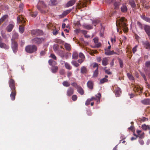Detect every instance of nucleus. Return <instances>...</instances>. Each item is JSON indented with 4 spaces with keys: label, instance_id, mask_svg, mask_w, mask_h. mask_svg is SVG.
<instances>
[{
    "label": "nucleus",
    "instance_id": "9d476101",
    "mask_svg": "<svg viewBox=\"0 0 150 150\" xmlns=\"http://www.w3.org/2000/svg\"><path fill=\"white\" fill-rule=\"evenodd\" d=\"M11 93L10 95L11 99L12 100H14L15 99V96L16 94V89L11 90Z\"/></svg>",
    "mask_w": 150,
    "mask_h": 150
},
{
    "label": "nucleus",
    "instance_id": "c03bdc74",
    "mask_svg": "<svg viewBox=\"0 0 150 150\" xmlns=\"http://www.w3.org/2000/svg\"><path fill=\"white\" fill-rule=\"evenodd\" d=\"M137 25L139 28L141 30L143 29V26L142 23L139 21H137Z\"/></svg>",
    "mask_w": 150,
    "mask_h": 150
},
{
    "label": "nucleus",
    "instance_id": "f3484780",
    "mask_svg": "<svg viewBox=\"0 0 150 150\" xmlns=\"http://www.w3.org/2000/svg\"><path fill=\"white\" fill-rule=\"evenodd\" d=\"M133 90L135 92H138L139 93H142L143 90L139 86H135L133 88Z\"/></svg>",
    "mask_w": 150,
    "mask_h": 150
},
{
    "label": "nucleus",
    "instance_id": "c756f323",
    "mask_svg": "<svg viewBox=\"0 0 150 150\" xmlns=\"http://www.w3.org/2000/svg\"><path fill=\"white\" fill-rule=\"evenodd\" d=\"M18 34L16 33H14L12 36V38L11 39V41L13 40V41H15V40L18 38Z\"/></svg>",
    "mask_w": 150,
    "mask_h": 150
},
{
    "label": "nucleus",
    "instance_id": "bb28decb",
    "mask_svg": "<svg viewBox=\"0 0 150 150\" xmlns=\"http://www.w3.org/2000/svg\"><path fill=\"white\" fill-rule=\"evenodd\" d=\"M78 92L81 95H83L84 93V92L83 89L82 87L79 86L77 89Z\"/></svg>",
    "mask_w": 150,
    "mask_h": 150
},
{
    "label": "nucleus",
    "instance_id": "09e8293b",
    "mask_svg": "<svg viewBox=\"0 0 150 150\" xmlns=\"http://www.w3.org/2000/svg\"><path fill=\"white\" fill-rule=\"evenodd\" d=\"M8 17V15H4L0 19L1 20V21L3 22Z\"/></svg>",
    "mask_w": 150,
    "mask_h": 150
},
{
    "label": "nucleus",
    "instance_id": "72a5a7b5",
    "mask_svg": "<svg viewBox=\"0 0 150 150\" xmlns=\"http://www.w3.org/2000/svg\"><path fill=\"white\" fill-rule=\"evenodd\" d=\"M64 63V65L66 68L70 70L72 68V67L68 63L65 62H63Z\"/></svg>",
    "mask_w": 150,
    "mask_h": 150
},
{
    "label": "nucleus",
    "instance_id": "20e7f679",
    "mask_svg": "<svg viewBox=\"0 0 150 150\" xmlns=\"http://www.w3.org/2000/svg\"><path fill=\"white\" fill-rule=\"evenodd\" d=\"M45 39L42 38L36 37L32 40V42L37 45H40L43 42Z\"/></svg>",
    "mask_w": 150,
    "mask_h": 150
},
{
    "label": "nucleus",
    "instance_id": "37998d69",
    "mask_svg": "<svg viewBox=\"0 0 150 150\" xmlns=\"http://www.w3.org/2000/svg\"><path fill=\"white\" fill-rule=\"evenodd\" d=\"M119 62L120 64V68H122L123 67V61L120 59H118Z\"/></svg>",
    "mask_w": 150,
    "mask_h": 150
},
{
    "label": "nucleus",
    "instance_id": "4d7b16f0",
    "mask_svg": "<svg viewBox=\"0 0 150 150\" xmlns=\"http://www.w3.org/2000/svg\"><path fill=\"white\" fill-rule=\"evenodd\" d=\"M138 46L136 45L132 49V51L134 54L137 50V47Z\"/></svg>",
    "mask_w": 150,
    "mask_h": 150
},
{
    "label": "nucleus",
    "instance_id": "ddd939ff",
    "mask_svg": "<svg viewBox=\"0 0 150 150\" xmlns=\"http://www.w3.org/2000/svg\"><path fill=\"white\" fill-rule=\"evenodd\" d=\"M105 53L107 55H111L114 54H117V53L113 50L110 51L108 50H105Z\"/></svg>",
    "mask_w": 150,
    "mask_h": 150
},
{
    "label": "nucleus",
    "instance_id": "4be33fe9",
    "mask_svg": "<svg viewBox=\"0 0 150 150\" xmlns=\"http://www.w3.org/2000/svg\"><path fill=\"white\" fill-rule=\"evenodd\" d=\"M76 1L75 0H71L67 3V6L69 7V6H73L75 3Z\"/></svg>",
    "mask_w": 150,
    "mask_h": 150
},
{
    "label": "nucleus",
    "instance_id": "cd10ccee",
    "mask_svg": "<svg viewBox=\"0 0 150 150\" xmlns=\"http://www.w3.org/2000/svg\"><path fill=\"white\" fill-rule=\"evenodd\" d=\"M53 48L54 50L56 53L60 50L59 46L57 45H54L53 46Z\"/></svg>",
    "mask_w": 150,
    "mask_h": 150
},
{
    "label": "nucleus",
    "instance_id": "1a4fd4ad",
    "mask_svg": "<svg viewBox=\"0 0 150 150\" xmlns=\"http://www.w3.org/2000/svg\"><path fill=\"white\" fill-rule=\"evenodd\" d=\"M143 28L149 38H150V26L148 25H143Z\"/></svg>",
    "mask_w": 150,
    "mask_h": 150
},
{
    "label": "nucleus",
    "instance_id": "7ed1b4c3",
    "mask_svg": "<svg viewBox=\"0 0 150 150\" xmlns=\"http://www.w3.org/2000/svg\"><path fill=\"white\" fill-rule=\"evenodd\" d=\"M46 6V4L43 1H39L37 5V8L40 12L43 13L44 11L42 9V8H45Z\"/></svg>",
    "mask_w": 150,
    "mask_h": 150
},
{
    "label": "nucleus",
    "instance_id": "864d4df0",
    "mask_svg": "<svg viewBox=\"0 0 150 150\" xmlns=\"http://www.w3.org/2000/svg\"><path fill=\"white\" fill-rule=\"evenodd\" d=\"M119 5L120 4L119 2H116L114 3V5L115 6V8H118Z\"/></svg>",
    "mask_w": 150,
    "mask_h": 150
},
{
    "label": "nucleus",
    "instance_id": "dca6fc26",
    "mask_svg": "<svg viewBox=\"0 0 150 150\" xmlns=\"http://www.w3.org/2000/svg\"><path fill=\"white\" fill-rule=\"evenodd\" d=\"M17 22L23 23L25 22V21L24 18L21 16H19L17 18Z\"/></svg>",
    "mask_w": 150,
    "mask_h": 150
},
{
    "label": "nucleus",
    "instance_id": "6ab92c4d",
    "mask_svg": "<svg viewBox=\"0 0 150 150\" xmlns=\"http://www.w3.org/2000/svg\"><path fill=\"white\" fill-rule=\"evenodd\" d=\"M141 103L145 105H147L150 104V99L148 98L145 99L141 101Z\"/></svg>",
    "mask_w": 150,
    "mask_h": 150
},
{
    "label": "nucleus",
    "instance_id": "c9c22d12",
    "mask_svg": "<svg viewBox=\"0 0 150 150\" xmlns=\"http://www.w3.org/2000/svg\"><path fill=\"white\" fill-rule=\"evenodd\" d=\"M108 79H106L105 78H103L100 80V84H102L104 83L105 82H108Z\"/></svg>",
    "mask_w": 150,
    "mask_h": 150
},
{
    "label": "nucleus",
    "instance_id": "473e14b6",
    "mask_svg": "<svg viewBox=\"0 0 150 150\" xmlns=\"http://www.w3.org/2000/svg\"><path fill=\"white\" fill-rule=\"evenodd\" d=\"M83 26L87 30H90L93 28V26L90 25L85 24Z\"/></svg>",
    "mask_w": 150,
    "mask_h": 150
},
{
    "label": "nucleus",
    "instance_id": "58836bf2",
    "mask_svg": "<svg viewBox=\"0 0 150 150\" xmlns=\"http://www.w3.org/2000/svg\"><path fill=\"white\" fill-rule=\"evenodd\" d=\"M127 75L130 80L131 81H133L134 80V77L130 74L127 73Z\"/></svg>",
    "mask_w": 150,
    "mask_h": 150
},
{
    "label": "nucleus",
    "instance_id": "e433bc0d",
    "mask_svg": "<svg viewBox=\"0 0 150 150\" xmlns=\"http://www.w3.org/2000/svg\"><path fill=\"white\" fill-rule=\"evenodd\" d=\"M19 31L21 33H22L24 32V28L23 26L21 25H19Z\"/></svg>",
    "mask_w": 150,
    "mask_h": 150
},
{
    "label": "nucleus",
    "instance_id": "680f3d73",
    "mask_svg": "<svg viewBox=\"0 0 150 150\" xmlns=\"http://www.w3.org/2000/svg\"><path fill=\"white\" fill-rule=\"evenodd\" d=\"M96 67L97 68L96 69H97V68H98V64H97V63H93V68H95Z\"/></svg>",
    "mask_w": 150,
    "mask_h": 150
},
{
    "label": "nucleus",
    "instance_id": "052dcab7",
    "mask_svg": "<svg viewBox=\"0 0 150 150\" xmlns=\"http://www.w3.org/2000/svg\"><path fill=\"white\" fill-rule=\"evenodd\" d=\"M144 133L143 132L142 134H141L140 133L138 134L139 135L138 137L140 139H142L144 138Z\"/></svg>",
    "mask_w": 150,
    "mask_h": 150
},
{
    "label": "nucleus",
    "instance_id": "6e6552de",
    "mask_svg": "<svg viewBox=\"0 0 150 150\" xmlns=\"http://www.w3.org/2000/svg\"><path fill=\"white\" fill-rule=\"evenodd\" d=\"M8 83L11 90L16 89L15 82L13 79H10L8 81Z\"/></svg>",
    "mask_w": 150,
    "mask_h": 150
},
{
    "label": "nucleus",
    "instance_id": "774afa93",
    "mask_svg": "<svg viewBox=\"0 0 150 150\" xmlns=\"http://www.w3.org/2000/svg\"><path fill=\"white\" fill-rule=\"evenodd\" d=\"M59 73L61 75H64V71L63 69H62L59 71Z\"/></svg>",
    "mask_w": 150,
    "mask_h": 150
},
{
    "label": "nucleus",
    "instance_id": "f03ea898",
    "mask_svg": "<svg viewBox=\"0 0 150 150\" xmlns=\"http://www.w3.org/2000/svg\"><path fill=\"white\" fill-rule=\"evenodd\" d=\"M25 50L28 53H33L37 51V47L35 45H28L25 47Z\"/></svg>",
    "mask_w": 150,
    "mask_h": 150
},
{
    "label": "nucleus",
    "instance_id": "5701e85b",
    "mask_svg": "<svg viewBox=\"0 0 150 150\" xmlns=\"http://www.w3.org/2000/svg\"><path fill=\"white\" fill-rule=\"evenodd\" d=\"M14 26V23L9 24L7 27V29L8 32H11Z\"/></svg>",
    "mask_w": 150,
    "mask_h": 150
},
{
    "label": "nucleus",
    "instance_id": "603ef678",
    "mask_svg": "<svg viewBox=\"0 0 150 150\" xmlns=\"http://www.w3.org/2000/svg\"><path fill=\"white\" fill-rule=\"evenodd\" d=\"M77 99V96L76 95H74L72 96V99L73 101H76Z\"/></svg>",
    "mask_w": 150,
    "mask_h": 150
},
{
    "label": "nucleus",
    "instance_id": "39448f33",
    "mask_svg": "<svg viewBox=\"0 0 150 150\" xmlns=\"http://www.w3.org/2000/svg\"><path fill=\"white\" fill-rule=\"evenodd\" d=\"M18 46L17 42L15 41L12 40L11 41V47L13 52L15 53H16L18 50Z\"/></svg>",
    "mask_w": 150,
    "mask_h": 150
},
{
    "label": "nucleus",
    "instance_id": "a878e982",
    "mask_svg": "<svg viewBox=\"0 0 150 150\" xmlns=\"http://www.w3.org/2000/svg\"><path fill=\"white\" fill-rule=\"evenodd\" d=\"M141 17L143 20L146 21L150 23V18L147 17L143 15H141Z\"/></svg>",
    "mask_w": 150,
    "mask_h": 150
},
{
    "label": "nucleus",
    "instance_id": "4468645a",
    "mask_svg": "<svg viewBox=\"0 0 150 150\" xmlns=\"http://www.w3.org/2000/svg\"><path fill=\"white\" fill-rule=\"evenodd\" d=\"M142 44L144 48L149 50H150V43L148 41H146L143 42Z\"/></svg>",
    "mask_w": 150,
    "mask_h": 150
},
{
    "label": "nucleus",
    "instance_id": "f8f14e48",
    "mask_svg": "<svg viewBox=\"0 0 150 150\" xmlns=\"http://www.w3.org/2000/svg\"><path fill=\"white\" fill-rule=\"evenodd\" d=\"M101 97V94L99 93L98 94V95H96V97H92L91 98H90L91 101H92L93 100H96L97 101V102H100V98Z\"/></svg>",
    "mask_w": 150,
    "mask_h": 150
},
{
    "label": "nucleus",
    "instance_id": "c85d7f7f",
    "mask_svg": "<svg viewBox=\"0 0 150 150\" xmlns=\"http://www.w3.org/2000/svg\"><path fill=\"white\" fill-rule=\"evenodd\" d=\"M87 72V69L85 66L82 67L81 69V72L82 74H85Z\"/></svg>",
    "mask_w": 150,
    "mask_h": 150
},
{
    "label": "nucleus",
    "instance_id": "a211bd4d",
    "mask_svg": "<svg viewBox=\"0 0 150 150\" xmlns=\"http://www.w3.org/2000/svg\"><path fill=\"white\" fill-rule=\"evenodd\" d=\"M0 47L7 50L9 48V47L5 43L1 42H0Z\"/></svg>",
    "mask_w": 150,
    "mask_h": 150
},
{
    "label": "nucleus",
    "instance_id": "2f4dec72",
    "mask_svg": "<svg viewBox=\"0 0 150 150\" xmlns=\"http://www.w3.org/2000/svg\"><path fill=\"white\" fill-rule=\"evenodd\" d=\"M121 11L122 12H125L127 11V8L125 5H123L121 8Z\"/></svg>",
    "mask_w": 150,
    "mask_h": 150
},
{
    "label": "nucleus",
    "instance_id": "5fc2aeb1",
    "mask_svg": "<svg viewBox=\"0 0 150 150\" xmlns=\"http://www.w3.org/2000/svg\"><path fill=\"white\" fill-rule=\"evenodd\" d=\"M99 22V21L98 20H95L93 21L92 23L94 26H96L98 23Z\"/></svg>",
    "mask_w": 150,
    "mask_h": 150
},
{
    "label": "nucleus",
    "instance_id": "412c9836",
    "mask_svg": "<svg viewBox=\"0 0 150 150\" xmlns=\"http://www.w3.org/2000/svg\"><path fill=\"white\" fill-rule=\"evenodd\" d=\"M142 129L144 131L150 130V126L149 125H146L145 124H144L142 125Z\"/></svg>",
    "mask_w": 150,
    "mask_h": 150
},
{
    "label": "nucleus",
    "instance_id": "ea45409f",
    "mask_svg": "<svg viewBox=\"0 0 150 150\" xmlns=\"http://www.w3.org/2000/svg\"><path fill=\"white\" fill-rule=\"evenodd\" d=\"M71 10H67L64 11L62 13V15L63 16H66L68 13L70 12Z\"/></svg>",
    "mask_w": 150,
    "mask_h": 150
},
{
    "label": "nucleus",
    "instance_id": "4c0bfd02",
    "mask_svg": "<svg viewBox=\"0 0 150 150\" xmlns=\"http://www.w3.org/2000/svg\"><path fill=\"white\" fill-rule=\"evenodd\" d=\"M64 46L66 50L69 51L70 50L71 45L67 43H65L64 45Z\"/></svg>",
    "mask_w": 150,
    "mask_h": 150
},
{
    "label": "nucleus",
    "instance_id": "9b49d317",
    "mask_svg": "<svg viewBox=\"0 0 150 150\" xmlns=\"http://www.w3.org/2000/svg\"><path fill=\"white\" fill-rule=\"evenodd\" d=\"M74 93V89L70 87L69 88L67 91V96H70Z\"/></svg>",
    "mask_w": 150,
    "mask_h": 150
},
{
    "label": "nucleus",
    "instance_id": "6e6d98bb",
    "mask_svg": "<svg viewBox=\"0 0 150 150\" xmlns=\"http://www.w3.org/2000/svg\"><path fill=\"white\" fill-rule=\"evenodd\" d=\"M101 44L100 42H98L95 45V47L99 48L101 46Z\"/></svg>",
    "mask_w": 150,
    "mask_h": 150
},
{
    "label": "nucleus",
    "instance_id": "2eb2a0df",
    "mask_svg": "<svg viewBox=\"0 0 150 150\" xmlns=\"http://www.w3.org/2000/svg\"><path fill=\"white\" fill-rule=\"evenodd\" d=\"M114 92L116 96L118 97L121 92L120 88L118 87H116L114 91Z\"/></svg>",
    "mask_w": 150,
    "mask_h": 150
},
{
    "label": "nucleus",
    "instance_id": "b1692460",
    "mask_svg": "<svg viewBox=\"0 0 150 150\" xmlns=\"http://www.w3.org/2000/svg\"><path fill=\"white\" fill-rule=\"evenodd\" d=\"M129 4L132 8H134L136 7V5L134 0H129Z\"/></svg>",
    "mask_w": 150,
    "mask_h": 150
},
{
    "label": "nucleus",
    "instance_id": "e2e57ef3",
    "mask_svg": "<svg viewBox=\"0 0 150 150\" xmlns=\"http://www.w3.org/2000/svg\"><path fill=\"white\" fill-rule=\"evenodd\" d=\"M23 6L24 5L23 4H20L19 7V8L21 11L22 10Z\"/></svg>",
    "mask_w": 150,
    "mask_h": 150
},
{
    "label": "nucleus",
    "instance_id": "338daca9",
    "mask_svg": "<svg viewBox=\"0 0 150 150\" xmlns=\"http://www.w3.org/2000/svg\"><path fill=\"white\" fill-rule=\"evenodd\" d=\"M93 40L95 44L98 42V40L97 38H95L93 39Z\"/></svg>",
    "mask_w": 150,
    "mask_h": 150
},
{
    "label": "nucleus",
    "instance_id": "13d9d810",
    "mask_svg": "<svg viewBox=\"0 0 150 150\" xmlns=\"http://www.w3.org/2000/svg\"><path fill=\"white\" fill-rule=\"evenodd\" d=\"M55 41L56 43L59 44H61L63 42L61 40L59 39H55Z\"/></svg>",
    "mask_w": 150,
    "mask_h": 150
},
{
    "label": "nucleus",
    "instance_id": "a18cd8bd",
    "mask_svg": "<svg viewBox=\"0 0 150 150\" xmlns=\"http://www.w3.org/2000/svg\"><path fill=\"white\" fill-rule=\"evenodd\" d=\"M71 64L73 65H74L76 67H78L79 65V64L77 63L76 61H72Z\"/></svg>",
    "mask_w": 150,
    "mask_h": 150
},
{
    "label": "nucleus",
    "instance_id": "f257e3e1",
    "mask_svg": "<svg viewBox=\"0 0 150 150\" xmlns=\"http://www.w3.org/2000/svg\"><path fill=\"white\" fill-rule=\"evenodd\" d=\"M126 19L123 17L118 19L116 21V25L117 27H119L123 28L124 31H127L128 29L127 27V25L126 23Z\"/></svg>",
    "mask_w": 150,
    "mask_h": 150
},
{
    "label": "nucleus",
    "instance_id": "7c9ffc66",
    "mask_svg": "<svg viewBox=\"0 0 150 150\" xmlns=\"http://www.w3.org/2000/svg\"><path fill=\"white\" fill-rule=\"evenodd\" d=\"M58 69V68L57 66H54L53 67L51 68V70L52 72L55 73Z\"/></svg>",
    "mask_w": 150,
    "mask_h": 150
},
{
    "label": "nucleus",
    "instance_id": "8fccbe9b",
    "mask_svg": "<svg viewBox=\"0 0 150 150\" xmlns=\"http://www.w3.org/2000/svg\"><path fill=\"white\" fill-rule=\"evenodd\" d=\"M145 66L146 67L150 68V60L146 62Z\"/></svg>",
    "mask_w": 150,
    "mask_h": 150
},
{
    "label": "nucleus",
    "instance_id": "f704fd0d",
    "mask_svg": "<svg viewBox=\"0 0 150 150\" xmlns=\"http://www.w3.org/2000/svg\"><path fill=\"white\" fill-rule=\"evenodd\" d=\"M72 57L75 59H77L78 57V54L76 52H74L72 54Z\"/></svg>",
    "mask_w": 150,
    "mask_h": 150
},
{
    "label": "nucleus",
    "instance_id": "a19ab883",
    "mask_svg": "<svg viewBox=\"0 0 150 150\" xmlns=\"http://www.w3.org/2000/svg\"><path fill=\"white\" fill-rule=\"evenodd\" d=\"M98 74V69H96L93 72V77H96L97 76Z\"/></svg>",
    "mask_w": 150,
    "mask_h": 150
},
{
    "label": "nucleus",
    "instance_id": "0e129e2a",
    "mask_svg": "<svg viewBox=\"0 0 150 150\" xmlns=\"http://www.w3.org/2000/svg\"><path fill=\"white\" fill-rule=\"evenodd\" d=\"M53 34L54 35H57L58 33V31L56 29L54 30L53 32H52Z\"/></svg>",
    "mask_w": 150,
    "mask_h": 150
},
{
    "label": "nucleus",
    "instance_id": "3c124183",
    "mask_svg": "<svg viewBox=\"0 0 150 150\" xmlns=\"http://www.w3.org/2000/svg\"><path fill=\"white\" fill-rule=\"evenodd\" d=\"M79 56L80 58L81 59H85V58L84 55L83 53L81 52H80L79 53Z\"/></svg>",
    "mask_w": 150,
    "mask_h": 150
},
{
    "label": "nucleus",
    "instance_id": "393cba45",
    "mask_svg": "<svg viewBox=\"0 0 150 150\" xmlns=\"http://www.w3.org/2000/svg\"><path fill=\"white\" fill-rule=\"evenodd\" d=\"M108 59L106 57L103 58L102 60V64L103 65L105 66L108 64Z\"/></svg>",
    "mask_w": 150,
    "mask_h": 150
},
{
    "label": "nucleus",
    "instance_id": "79ce46f5",
    "mask_svg": "<svg viewBox=\"0 0 150 150\" xmlns=\"http://www.w3.org/2000/svg\"><path fill=\"white\" fill-rule=\"evenodd\" d=\"M62 84L64 86L66 87H69L70 86V84L68 82L66 81H63L62 83Z\"/></svg>",
    "mask_w": 150,
    "mask_h": 150
},
{
    "label": "nucleus",
    "instance_id": "de8ad7c7",
    "mask_svg": "<svg viewBox=\"0 0 150 150\" xmlns=\"http://www.w3.org/2000/svg\"><path fill=\"white\" fill-rule=\"evenodd\" d=\"M38 14L37 12H32L30 13V15L33 17H35Z\"/></svg>",
    "mask_w": 150,
    "mask_h": 150
},
{
    "label": "nucleus",
    "instance_id": "aec40b11",
    "mask_svg": "<svg viewBox=\"0 0 150 150\" xmlns=\"http://www.w3.org/2000/svg\"><path fill=\"white\" fill-rule=\"evenodd\" d=\"M88 87L90 89H92L93 88V83L91 81H88L87 83Z\"/></svg>",
    "mask_w": 150,
    "mask_h": 150
},
{
    "label": "nucleus",
    "instance_id": "423d86ee",
    "mask_svg": "<svg viewBox=\"0 0 150 150\" xmlns=\"http://www.w3.org/2000/svg\"><path fill=\"white\" fill-rule=\"evenodd\" d=\"M31 33L32 35H34L36 36L42 35V31L40 30L35 29L31 31Z\"/></svg>",
    "mask_w": 150,
    "mask_h": 150
},
{
    "label": "nucleus",
    "instance_id": "49530a36",
    "mask_svg": "<svg viewBox=\"0 0 150 150\" xmlns=\"http://www.w3.org/2000/svg\"><path fill=\"white\" fill-rule=\"evenodd\" d=\"M71 85L77 89L79 86L77 85V83L76 82H73L71 83Z\"/></svg>",
    "mask_w": 150,
    "mask_h": 150
},
{
    "label": "nucleus",
    "instance_id": "69168bd1",
    "mask_svg": "<svg viewBox=\"0 0 150 150\" xmlns=\"http://www.w3.org/2000/svg\"><path fill=\"white\" fill-rule=\"evenodd\" d=\"M51 57L54 60H56L57 58L54 54H51L50 55Z\"/></svg>",
    "mask_w": 150,
    "mask_h": 150
},
{
    "label": "nucleus",
    "instance_id": "bf43d9fd",
    "mask_svg": "<svg viewBox=\"0 0 150 150\" xmlns=\"http://www.w3.org/2000/svg\"><path fill=\"white\" fill-rule=\"evenodd\" d=\"M91 101V100L90 98L88 99L86 102L85 105H89L90 102Z\"/></svg>",
    "mask_w": 150,
    "mask_h": 150
},
{
    "label": "nucleus",
    "instance_id": "0eeeda50",
    "mask_svg": "<svg viewBox=\"0 0 150 150\" xmlns=\"http://www.w3.org/2000/svg\"><path fill=\"white\" fill-rule=\"evenodd\" d=\"M58 55L61 57L62 59L65 58L67 59V55L64 51L60 50L56 53Z\"/></svg>",
    "mask_w": 150,
    "mask_h": 150
}]
</instances>
